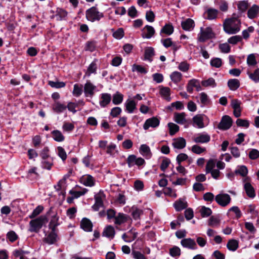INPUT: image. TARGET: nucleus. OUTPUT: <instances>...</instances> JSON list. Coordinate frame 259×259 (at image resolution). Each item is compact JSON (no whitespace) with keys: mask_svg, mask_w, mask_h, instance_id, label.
I'll return each mask as SVG.
<instances>
[{"mask_svg":"<svg viewBox=\"0 0 259 259\" xmlns=\"http://www.w3.org/2000/svg\"><path fill=\"white\" fill-rule=\"evenodd\" d=\"M241 22L236 17L226 19L223 23V29L225 32L229 34H234L240 30Z\"/></svg>","mask_w":259,"mask_h":259,"instance_id":"nucleus-1","label":"nucleus"},{"mask_svg":"<svg viewBox=\"0 0 259 259\" xmlns=\"http://www.w3.org/2000/svg\"><path fill=\"white\" fill-rule=\"evenodd\" d=\"M48 221L47 215H41L36 219L31 220L29 222V231L37 233L39 231L43 225Z\"/></svg>","mask_w":259,"mask_h":259,"instance_id":"nucleus-2","label":"nucleus"},{"mask_svg":"<svg viewBox=\"0 0 259 259\" xmlns=\"http://www.w3.org/2000/svg\"><path fill=\"white\" fill-rule=\"evenodd\" d=\"M87 19L91 22L99 21L103 17V13L99 12L95 7L88 9L85 13Z\"/></svg>","mask_w":259,"mask_h":259,"instance_id":"nucleus-3","label":"nucleus"},{"mask_svg":"<svg viewBox=\"0 0 259 259\" xmlns=\"http://www.w3.org/2000/svg\"><path fill=\"white\" fill-rule=\"evenodd\" d=\"M213 37L214 33L210 27H207L205 29L201 28L200 32L198 34V40L200 42H204Z\"/></svg>","mask_w":259,"mask_h":259,"instance_id":"nucleus-4","label":"nucleus"},{"mask_svg":"<svg viewBox=\"0 0 259 259\" xmlns=\"http://www.w3.org/2000/svg\"><path fill=\"white\" fill-rule=\"evenodd\" d=\"M48 216L51 217L49 227L51 230H56V227L59 225L58 223L59 217L57 215V213L53 210L52 208H51L47 213Z\"/></svg>","mask_w":259,"mask_h":259,"instance_id":"nucleus-5","label":"nucleus"},{"mask_svg":"<svg viewBox=\"0 0 259 259\" xmlns=\"http://www.w3.org/2000/svg\"><path fill=\"white\" fill-rule=\"evenodd\" d=\"M215 200L221 206L225 207L230 203L231 198L228 194L220 193L216 195Z\"/></svg>","mask_w":259,"mask_h":259,"instance_id":"nucleus-6","label":"nucleus"},{"mask_svg":"<svg viewBox=\"0 0 259 259\" xmlns=\"http://www.w3.org/2000/svg\"><path fill=\"white\" fill-rule=\"evenodd\" d=\"M97 90V87L90 80H88L83 87V92L85 97H92Z\"/></svg>","mask_w":259,"mask_h":259,"instance_id":"nucleus-7","label":"nucleus"},{"mask_svg":"<svg viewBox=\"0 0 259 259\" xmlns=\"http://www.w3.org/2000/svg\"><path fill=\"white\" fill-rule=\"evenodd\" d=\"M232 120L231 118L228 116L225 115L223 116L221 122L218 125V128L223 130L229 129L232 125Z\"/></svg>","mask_w":259,"mask_h":259,"instance_id":"nucleus-8","label":"nucleus"},{"mask_svg":"<svg viewBox=\"0 0 259 259\" xmlns=\"http://www.w3.org/2000/svg\"><path fill=\"white\" fill-rule=\"evenodd\" d=\"M181 244L185 248L190 249L197 248L196 243L194 239L190 238L183 239L181 241Z\"/></svg>","mask_w":259,"mask_h":259,"instance_id":"nucleus-9","label":"nucleus"},{"mask_svg":"<svg viewBox=\"0 0 259 259\" xmlns=\"http://www.w3.org/2000/svg\"><path fill=\"white\" fill-rule=\"evenodd\" d=\"M67 12L62 9L58 8L55 11V14L53 15L52 18H55L57 21L66 20L67 16Z\"/></svg>","mask_w":259,"mask_h":259,"instance_id":"nucleus-10","label":"nucleus"},{"mask_svg":"<svg viewBox=\"0 0 259 259\" xmlns=\"http://www.w3.org/2000/svg\"><path fill=\"white\" fill-rule=\"evenodd\" d=\"M159 120L155 117L149 118L146 120L144 125L143 128L144 130H147L150 127H156L158 126L159 124Z\"/></svg>","mask_w":259,"mask_h":259,"instance_id":"nucleus-11","label":"nucleus"},{"mask_svg":"<svg viewBox=\"0 0 259 259\" xmlns=\"http://www.w3.org/2000/svg\"><path fill=\"white\" fill-rule=\"evenodd\" d=\"M111 95L108 93H103L101 95L99 104L102 107H106L111 102Z\"/></svg>","mask_w":259,"mask_h":259,"instance_id":"nucleus-12","label":"nucleus"},{"mask_svg":"<svg viewBox=\"0 0 259 259\" xmlns=\"http://www.w3.org/2000/svg\"><path fill=\"white\" fill-rule=\"evenodd\" d=\"M80 181L84 186L88 187H92L95 184L94 178L89 175L82 176L80 179Z\"/></svg>","mask_w":259,"mask_h":259,"instance_id":"nucleus-13","label":"nucleus"},{"mask_svg":"<svg viewBox=\"0 0 259 259\" xmlns=\"http://www.w3.org/2000/svg\"><path fill=\"white\" fill-rule=\"evenodd\" d=\"M259 16V6L253 5L247 11V16L249 19H254Z\"/></svg>","mask_w":259,"mask_h":259,"instance_id":"nucleus-14","label":"nucleus"},{"mask_svg":"<svg viewBox=\"0 0 259 259\" xmlns=\"http://www.w3.org/2000/svg\"><path fill=\"white\" fill-rule=\"evenodd\" d=\"M210 140L209 135L207 134H199L194 138V141L197 143H205Z\"/></svg>","mask_w":259,"mask_h":259,"instance_id":"nucleus-15","label":"nucleus"},{"mask_svg":"<svg viewBox=\"0 0 259 259\" xmlns=\"http://www.w3.org/2000/svg\"><path fill=\"white\" fill-rule=\"evenodd\" d=\"M142 36L143 38H150L155 33V30L153 27L149 25H146L142 29Z\"/></svg>","mask_w":259,"mask_h":259,"instance_id":"nucleus-16","label":"nucleus"},{"mask_svg":"<svg viewBox=\"0 0 259 259\" xmlns=\"http://www.w3.org/2000/svg\"><path fill=\"white\" fill-rule=\"evenodd\" d=\"M172 145L175 148L182 149L185 147L186 142L185 139L180 137L174 139Z\"/></svg>","mask_w":259,"mask_h":259,"instance_id":"nucleus-17","label":"nucleus"},{"mask_svg":"<svg viewBox=\"0 0 259 259\" xmlns=\"http://www.w3.org/2000/svg\"><path fill=\"white\" fill-rule=\"evenodd\" d=\"M97 69V65L96 61H93L88 67L85 72L84 78L85 77H90L92 74H96Z\"/></svg>","mask_w":259,"mask_h":259,"instance_id":"nucleus-18","label":"nucleus"},{"mask_svg":"<svg viewBox=\"0 0 259 259\" xmlns=\"http://www.w3.org/2000/svg\"><path fill=\"white\" fill-rule=\"evenodd\" d=\"M80 227L85 231L91 232L92 231L93 224L89 219L83 218L80 222Z\"/></svg>","mask_w":259,"mask_h":259,"instance_id":"nucleus-19","label":"nucleus"},{"mask_svg":"<svg viewBox=\"0 0 259 259\" xmlns=\"http://www.w3.org/2000/svg\"><path fill=\"white\" fill-rule=\"evenodd\" d=\"M196 98L198 99L197 102L200 103L202 106L207 105L210 102L207 95L204 92L199 94V96L196 97Z\"/></svg>","mask_w":259,"mask_h":259,"instance_id":"nucleus-20","label":"nucleus"},{"mask_svg":"<svg viewBox=\"0 0 259 259\" xmlns=\"http://www.w3.org/2000/svg\"><path fill=\"white\" fill-rule=\"evenodd\" d=\"M193 124L198 128H203L204 126L203 123V115L197 114L193 118Z\"/></svg>","mask_w":259,"mask_h":259,"instance_id":"nucleus-21","label":"nucleus"},{"mask_svg":"<svg viewBox=\"0 0 259 259\" xmlns=\"http://www.w3.org/2000/svg\"><path fill=\"white\" fill-rule=\"evenodd\" d=\"M219 13V11L212 9L210 8L208 9L205 12V18L208 20H213L217 18L218 15Z\"/></svg>","mask_w":259,"mask_h":259,"instance_id":"nucleus-22","label":"nucleus"},{"mask_svg":"<svg viewBox=\"0 0 259 259\" xmlns=\"http://www.w3.org/2000/svg\"><path fill=\"white\" fill-rule=\"evenodd\" d=\"M244 189L246 192L247 195L251 198H253L255 196V191L251 185L246 182L244 185Z\"/></svg>","mask_w":259,"mask_h":259,"instance_id":"nucleus-23","label":"nucleus"},{"mask_svg":"<svg viewBox=\"0 0 259 259\" xmlns=\"http://www.w3.org/2000/svg\"><path fill=\"white\" fill-rule=\"evenodd\" d=\"M56 230H51L49 235L44 238V241L49 244L54 243L57 240V234L55 232Z\"/></svg>","mask_w":259,"mask_h":259,"instance_id":"nucleus-24","label":"nucleus"},{"mask_svg":"<svg viewBox=\"0 0 259 259\" xmlns=\"http://www.w3.org/2000/svg\"><path fill=\"white\" fill-rule=\"evenodd\" d=\"M103 195L101 194H99L95 196V203L92 206L94 210L98 211L100 207L103 206Z\"/></svg>","mask_w":259,"mask_h":259,"instance_id":"nucleus-25","label":"nucleus"},{"mask_svg":"<svg viewBox=\"0 0 259 259\" xmlns=\"http://www.w3.org/2000/svg\"><path fill=\"white\" fill-rule=\"evenodd\" d=\"M103 235L108 238H113L115 235V230L113 227L110 225L106 227L103 232Z\"/></svg>","mask_w":259,"mask_h":259,"instance_id":"nucleus-26","label":"nucleus"},{"mask_svg":"<svg viewBox=\"0 0 259 259\" xmlns=\"http://www.w3.org/2000/svg\"><path fill=\"white\" fill-rule=\"evenodd\" d=\"M128 216L122 213H119L115 217V224L121 225L127 221Z\"/></svg>","mask_w":259,"mask_h":259,"instance_id":"nucleus-27","label":"nucleus"},{"mask_svg":"<svg viewBox=\"0 0 259 259\" xmlns=\"http://www.w3.org/2000/svg\"><path fill=\"white\" fill-rule=\"evenodd\" d=\"M183 29L185 30H190L194 27V21L191 19H187L181 23Z\"/></svg>","mask_w":259,"mask_h":259,"instance_id":"nucleus-28","label":"nucleus"},{"mask_svg":"<svg viewBox=\"0 0 259 259\" xmlns=\"http://www.w3.org/2000/svg\"><path fill=\"white\" fill-rule=\"evenodd\" d=\"M52 108L54 112L59 113L65 110L66 109V106L59 102H56L53 104Z\"/></svg>","mask_w":259,"mask_h":259,"instance_id":"nucleus-29","label":"nucleus"},{"mask_svg":"<svg viewBox=\"0 0 259 259\" xmlns=\"http://www.w3.org/2000/svg\"><path fill=\"white\" fill-rule=\"evenodd\" d=\"M140 152L144 156L150 157L151 156L150 149L149 147L146 144H143L140 146Z\"/></svg>","mask_w":259,"mask_h":259,"instance_id":"nucleus-30","label":"nucleus"},{"mask_svg":"<svg viewBox=\"0 0 259 259\" xmlns=\"http://www.w3.org/2000/svg\"><path fill=\"white\" fill-rule=\"evenodd\" d=\"M52 137L57 142H62L64 140V136L62 133L58 130H54L52 132Z\"/></svg>","mask_w":259,"mask_h":259,"instance_id":"nucleus-31","label":"nucleus"},{"mask_svg":"<svg viewBox=\"0 0 259 259\" xmlns=\"http://www.w3.org/2000/svg\"><path fill=\"white\" fill-rule=\"evenodd\" d=\"M228 85L230 90L235 91L240 86V82L237 79H231L228 80Z\"/></svg>","mask_w":259,"mask_h":259,"instance_id":"nucleus-32","label":"nucleus"},{"mask_svg":"<svg viewBox=\"0 0 259 259\" xmlns=\"http://www.w3.org/2000/svg\"><path fill=\"white\" fill-rule=\"evenodd\" d=\"M123 95L118 92H117L112 97V102L114 105H118L123 101Z\"/></svg>","mask_w":259,"mask_h":259,"instance_id":"nucleus-33","label":"nucleus"},{"mask_svg":"<svg viewBox=\"0 0 259 259\" xmlns=\"http://www.w3.org/2000/svg\"><path fill=\"white\" fill-rule=\"evenodd\" d=\"M136 103L134 100H128L125 102L126 109L128 113H133L136 108Z\"/></svg>","mask_w":259,"mask_h":259,"instance_id":"nucleus-34","label":"nucleus"},{"mask_svg":"<svg viewBox=\"0 0 259 259\" xmlns=\"http://www.w3.org/2000/svg\"><path fill=\"white\" fill-rule=\"evenodd\" d=\"M170 89L168 87H162L160 89V95L165 100H170Z\"/></svg>","mask_w":259,"mask_h":259,"instance_id":"nucleus-35","label":"nucleus"},{"mask_svg":"<svg viewBox=\"0 0 259 259\" xmlns=\"http://www.w3.org/2000/svg\"><path fill=\"white\" fill-rule=\"evenodd\" d=\"M250 79L255 82L259 81V68L256 69L253 72L247 71Z\"/></svg>","mask_w":259,"mask_h":259,"instance_id":"nucleus-36","label":"nucleus"},{"mask_svg":"<svg viewBox=\"0 0 259 259\" xmlns=\"http://www.w3.org/2000/svg\"><path fill=\"white\" fill-rule=\"evenodd\" d=\"M227 247L229 250L234 251L238 247V242L235 239L230 240L227 244Z\"/></svg>","mask_w":259,"mask_h":259,"instance_id":"nucleus-37","label":"nucleus"},{"mask_svg":"<svg viewBox=\"0 0 259 259\" xmlns=\"http://www.w3.org/2000/svg\"><path fill=\"white\" fill-rule=\"evenodd\" d=\"M175 120L179 124H184L186 122L185 113H176L175 114Z\"/></svg>","mask_w":259,"mask_h":259,"instance_id":"nucleus-38","label":"nucleus"},{"mask_svg":"<svg viewBox=\"0 0 259 259\" xmlns=\"http://www.w3.org/2000/svg\"><path fill=\"white\" fill-rule=\"evenodd\" d=\"M174 206L177 211H180L187 206V202L181 200H178L175 202Z\"/></svg>","mask_w":259,"mask_h":259,"instance_id":"nucleus-39","label":"nucleus"},{"mask_svg":"<svg viewBox=\"0 0 259 259\" xmlns=\"http://www.w3.org/2000/svg\"><path fill=\"white\" fill-rule=\"evenodd\" d=\"M82 93V85L78 84H75L73 86V90L72 94L75 97H79Z\"/></svg>","mask_w":259,"mask_h":259,"instance_id":"nucleus-40","label":"nucleus"},{"mask_svg":"<svg viewBox=\"0 0 259 259\" xmlns=\"http://www.w3.org/2000/svg\"><path fill=\"white\" fill-rule=\"evenodd\" d=\"M143 212L142 209L137 207H132L131 209L132 215L135 220L139 219L141 215L143 214Z\"/></svg>","mask_w":259,"mask_h":259,"instance_id":"nucleus-41","label":"nucleus"},{"mask_svg":"<svg viewBox=\"0 0 259 259\" xmlns=\"http://www.w3.org/2000/svg\"><path fill=\"white\" fill-rule=\"evenodd\" d=\"M201 84L204 87H214L216 86L215 80L213 78H209L207 80H202Z\"/></svg>","mask_w":259,"mask_h":259,"instance_id":"nucleus-42","label":"nucleus"},{"mask_svg":"<svg viewBox=\"0 0 259 259\" xmlns=\"http://www.w3.org/2000/svg\"><path fill=\"white\" fill-rule=\"evenodd\" d=\"M182 74L178 71L172 72L170 76L171 80L175 83L180 82L182 79Z\"/></svg>","mask_w":259,"mask_h":259,"instance_id":"nucleus-43","label":"nucleus"},{"mask_svg":"<svg viewBox=\"0 0 259 259\" xmlns=\"http://www.w3.org/2000/svg\"><path fill=\"white\" fill-rule=\"evenodd\" d=\"M174 32V27L170 24H166L161 30V33H165L168 35L171 34Z\"/></svg>","mask_w":259,"mask_h":259,"instance_id":"nucleus-44","label":"nucleus"},{"mask_svg":"<svg viewBox=\"0 0 259 259\" xmlns=\"http://www.w3.org/2000/svg\"><path fill=\"white\" fill-rule=\"evenodd\" d=\"M154 55V49L151 47L147 48L145 49V59L149 60L151 61V58Z\"/></svg>","mask_w":259,"mask_h":259,"instance_id":"nucleus-45","label":"nucleus"},{"mask_svg":"<svg viewBox=\"0 0 259 259\" xmlns=\"http://www.w3.org/2000/svg\"><path fill=\"white\" fill-rule=\"evenodd\" d=\"M169 254L172 257L179 256L181 254V249L178 246H174L169 249Z\"/></svg>","mask_w":259,"mask_h":259,"instance_id":"nucleus-46","label":"nucleus"},{"mask_svg":"<svg viewBox=\"0 0 259 259\" xmlns=\"http://www.w3.org/2000/svg\"><path fill=\"white\" fill-rule=\"evenodd\" d=\"M137 157L135 155H130L126 159L128 167H131L136 165Z\"/></svg>","mask_w":259,"mask_h":259,"instance_id":"nucleus-47","label":"nucleus"},{"mask_svg":"<svg viewBox=\"0 0 259 259\" xmlns=\"http://www.w3.org/2000/svg\"><path fill=\"white\" fill-rule=\"evenodd\" d=\"M246 62L249 66H255L257 64L255 55L253 54L249 55L247 57Z\"/></svg>","mask_w":259,"mask_h":259,"instance_id":"nucleus-48","label":"nucleus"},{"mask_svg":"<svg viewBox=\"0 0 259 259\" xmlns=\"http://www.w3.org/2000/svg\"><path fill=\"white\" fill-rule=\"evenodd\" d=\"M44 207L41 205H38L34 209L31 214L29 216L30 219H34L39 215L43 210Z\"/></svg>","mask_w":259,"mask_h":259,"instance_id":"nucleus-49","label":"nucleus"},{"mask_svg":"<svg viewBox=\"0 0 259 259\" xmlns=\"http://www.w3.org/2000/svg\"><path fill=\"white\" fill-rule=\"evenodd\" d=\"M192 151L196 154H200L206 151V149L204 147H201L199 145H195L192 147Z\"/></svg>","mask_w":259,"mask_h":259,"instance_id":"nucleus-50","label":"nucleus"},{"mask_svg":"<svg viewBox=\"0 0 259 259\" xmlns=\"http://www.w3.org/2000/svg\"><path fill=\"white\" fill-rule=\"evenodd\" d=\"M168 126L169 130V134L171 136L174 135L179 130V126L173 123H169Z\"/></svg>","mask_w":259,"mask_h":259,"instance_id":"nucleus-51","label":"nucleus"},{"mask_svg":"<svg viewBox=\"0 0 259 259\" xmlns=\"http://www.w3.org/2000/svg\"><path fill=\"white\" fill-rule=\"evenodd\" d=\"M236 174H239L242 177H245L248 174V170L245 166H240L237 169L235 170Z\"/></svg>","mask_w":259,"mask_h":259,"instance_id":"nucleus-52","label":"nucleus"},{"mask_svg":"<svg viewBox=\"0 0 259 259\" xmlns=\"http://www.w3.org/2000/svg\"><path fill=\"white\" fill-rule=\"evenodd\" d=\"M48 84L52 88H62L65 86V83L63 81H49Z\"/></svg>","mask_w":259,"mask_h":259,"instance_id":"nucleus-53","label":"nucleus"},{"mask_svg":"<svg viewBox=\"0 0 259 259\" xmlns=\"http://www.w3.org/2000/svg\"><path fill=\"white\" fill-rule=\"evenodd\" d=\"M242 37L240 35H234L231 37H230L228 39V42L229 44H232V45H236L238 42H240L242 40Z\"/></svg>","mask_w":259,"mask_h":259,"instance_id":"nucleus-54","label":"nucleus"},{"mask_svg":"<svg viewBox=\"0 0 259 259\" xmlns=\"http://www.w3.org/2000/svg\"><path fill=\"white\" fill-rule=\"evenodd\" d=\"M200 212L202 217H207L212 213L211 210L209 208L205 206H202L201 208Z\"/></svg>","mask_w":259,"mask_h":259,"instance_id":"nucleus-55","label":"nucleus"},{"mask_svg":"<svg viewBox=\"0 0 259 259\" xmlns=\"http://www.w3.org/2000/svg\"><path fill=\"white\" fill-rule=\"evenodd\" d=\"M215 161L213 159H209L206 165V172L208 174L212 170L215 166Z\"/></svg>","mask_w":259,"mask_h":259,"instance_id":"nucleus-56","label":"nucleus"},{"mask_svg":"<svg viewBox=\"0 0 259 259\" xmlns=\"http://www.w3.org/2000/svg\"><path fill=\"white\" fill-rule=\"evenodd\" d=\"M7 237L12 242L15 241L18 238V235L13 231H11L7 234Z\"/></svg>","mask_w":259,"mask_h":259,"instance_id":"nucleus-57","label":"nucleus"},{"mask_svg":"<svg viewBox=\"0 0 259 259\" xmlns=\"http://www.w3.org/2000/svg\"><path fill=\"white\" fill-rule=\"evenodd\" d=\"M254 31V27L253 26H250L247 29L242 31V37L245 39H247L249 37V33L252 32Z\"/></svg>","mask_w":259,"mask_h":259,"instance_id":"nucleus-58","label":"nucleus"},{"mask_svg":"<svg viewBox=\"0 0 259 259\" xmlns=\"http://www.w3.org/2000/svg\"><path fill=\"white\" fill-rule=\"evenodd\" d=\"M248 3L246 1H241L238 4V9L241 12H245L248 8Z\"/></svg>","mask_w":259,"mask_h":259,"instance_id":"nucleus-59","label":"nucleus"},{"mask_svg":"<svg viewBox=\"0 0 259 259\" xmlns=\"http://www.w3.org/2000/svg\"><path fill=\"white\" fill-rule=\"evenodd\" d=\"M236 124L238 126H242L245 127H248L249 125V122L248 120L242 119H238L236 120Z\"/></svg>","mask_w":259,"mask_h":259,"instance_id":"nucleus-60","label":"nucleus"},{"mask_svg":"<svg viewBox=\"0 0 259 259\" xmlns=\"http://www.w3.org/2000/svg\"><path fill=\"white\" fill-rule=\"evenodd\" d=\"M86 193L85 190H83L81 191H76L73 190H71L69 191V193L72 195V196L74 198H77L79 197L80 196L84 195Z\"/></svg>","mask_w":259,"mask_h":259,"instance_id":"nucleus-61","label":"nucleus"},{"mask_svg":"<svg viewBox=\"0 0 259 259\" xmlns=\"http://www.w3.org/2000/svg\"><path fill=\"white\" fill-rule=\"evenodd\" d=\"M58 153L59 156L64 161L67 158V154L65 150L62 147H58Z\"/></svg>","mask_w":259,"mask_h":259,"instance_id":"nucleus-62","label":"nucleus"},{"mask_svg":"<svg viewBox=\"0 0 259 259\" xmlns=\"http://www.w3.org/2000/svg\"><path fill=\"white\" fill-rule=\"evenodd\" d=\"M222 60L219 58H215L212 59L210 61V64L211 66L219 68L222 65Z\"/></svg>","mask_w":259,"mask_h":259,"instance_id":"nucleus-63","label":"nucleus"},{"mask_svg":"<svg viewBox=\"0 0 259 259\" xmlns=\"http://www.w3.org/2000/svg\"><path fill=\"white\" fill-rule=\"evenodd\" d=\"M49 149L48 147H45L40 153V155L43 160H46L50 158L49 154Z\"/></svg>","mask_w":259,"mask_h":259,"instance_id":"nucleus-64","label":"nucleus"}]
</instances>
